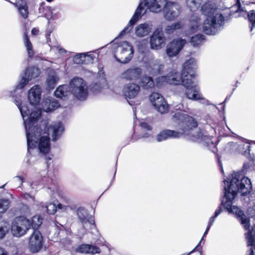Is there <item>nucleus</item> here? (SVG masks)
<instances>
[{"instance_id": "obj_30", "label": "nucleus", "mask_w": 255, "mask_h": 255, "mask_svg": "<svg viewBox=\"0 0 255 255\" xmlns=\"http://www.w3.org/2000/svg\"><path fill=\"white\" fill-rule=\"evenodd\" d=\"M45 4V2H42L40 4L39 10L40 12L42 11L43 12H44V9L47 12H49V14L48 16H50V18L52 19H57L58 16V14L56 13H54V11H55L56 9H58V7L57 6H55L53 8H52L50 6H47L46 8L44 7V5Z\"/></svg>"}, {"instance_id": "obj_12", "label": "nucleus", "mask_w": 255, "mask_h": 255, "mask_svg": "<svg viewBox=\"0 0 255 255\" xmlns=\"http://www.w3.org/2000/svg\"><path fill=\"white\" fill-rule=\"evenodd\" d=\"M142 70L139 67L132 66L129 67L120 75V78L127 81H136L140 79Z\"/></svg>"}, {"instance_id": "obj_28", "label": "nucleus", "mask_w": 255, "mask_h": 255, "mask_svg": "<svg viewBox=\"0 0 255 255\" xmlns=\"http://www.w3.org/2000/svg\"><path fill=\"white\" fill-rule=\"evenodd\" d=\"M200 18L197 15L193 14L190 18V27L189 31L194 33L201 29Z\"/></svg>"}, {"instance_id": "obj_31", "label": "nucleus", "mask_w": 255, "mask_h": 255, "mask_svg": "<svg viewBox=\"0 0 255 255\" xmlns=\"http://www.w3.org/2000/svg\"><path fill=\"white\" fill-rule=\"evenodd\" d=\"M150 72L152 75L160 74L163 69V65L157 60L150 63Z\"/></svg>"}, {"instance_id": "obj_40", "label": "nucleus", "mask_w": 255, "mask_h": 255, "mask_svg": "<svg viewBox=\"0 0 255 255\" xmlns=\"http://www.w3.org/2000/svg\"><path fill=\"white\" fill-rule=\"evenodd\" d=\"M30 221L31 227L33 229L38 228L42 224V219L39 215L33 216Z\"/></svg>"}, {"instance_id": "obj_20", "label": "nucleus", "mask_w": 255, "mask_h": 255, "mask_svg": "<svg viewBox=\"0 0 255 255\" xmlns=\"http://www.w3.org/2000/svg\"><path fill=\"white\" fill-rule=\"evenodd\" d=\"M196 68V62L194 58H190L187 60L183 64V69L181 74L177 73L181 77L187 78L186 75H191L192 79H193V74L190 73L191 71ZM173 70L171 71V72ZM174 71V70H173ZM177 73V72L174 70ZM171 71L169 73H170Z\"/></svg>"}, {"instance_id": "obj_24", "label": "nucleus", "mask_w": 255, "mask_h": 255, "mask_svg": "<svg viewBox=\"0 0 255 255\" xmlns=\"http://www.w3.org/2000/svg\"><path fill=\"white\" fill-rule=\"evenodd\" d=\"M54 95L57 98L66 100L71 95L70 86L65 85L59 86L55 91Z\"/></svg>"}, {"instance_id": "obj_41", "label": "nucleus", "mask_w": 255, "mask_h": 255, "mask_svg": "<svg viewBox=\"0 0 255 255\" xmlns=\"http://www.w3.org/2000/svg\"><path fill=\"white\" fill-rule=\"evenodd\" d=\"M92 52L83 53V64H88L92 63L94 59L95 56L92 53Z\"/></svg>"}, {"instance_id": "obj_13", "label": "nucleus", "mask_w": 255, "mask_h": 255, "mask_svg": "<svg viewBox=\"0 0 255 255\" xmlns=\"http://www.w3.org/2000/svg\"><path fill=\"white\" fill-rule=\"evenodd\" d=\"M185 43V40L182 39L173 40L166 46V54L169 57L176 56L181 51Z\"/></svg>"}, {"instance_id": "obj_56", "label": "nucleus", "mask_w": 255, "mask_h": 255, "mask_svg": "<svg viewBox=\"0 0 255 255\" xmlns=\"http://www.w3.org/2000/svg\"><path fill=\"white\" fill-rule=\"evenodd\" d=\"M39 32V30L36 28H32V30H31V33L33 34V35H37Z\"/></svg>"}, {"instance_id": "obj_42", "label": "nucleus", "mask_w": 255, "mask_h": 255, "mask_svg": "<svg viewBox=\"0 0 255 255\" xmlns=\"http://www.w3.org/2000/svg\"><path fill=\"white\" fill-rule=\"evenodd\" d=\"M222 211V207L221 205H220L217 210H216L215 212V215L214 216L210 217L209 219L208 224V229H210L211 226L213 224L215 219L218 217V216L221 213Z\"/></svg>"}, {"instance_id": "obj_35", "label": "nucleus", "mask_w": 255, "mask_h": 255, "mask_svg": "<svg viewBox=\"0 0 255 255\" xmlns=\"http://www.w3.org/2000/svg\"><path fill=\"white\" fill-rule=\"evenodd\" d=\"M23 39L25 46L26 47L28 56L32 57L34 54V51L32 50V46L31 42L28 39V36L26 33L23 34Z\"/></svg>"}, {"instance_id": "obj_1", "label": "nucleus", "mask_w": 255, "mask_h": 255, "mask_svg": "<svg viewBox=\"0 0 255 255\" xmlns=\"http://www.w3.org/2000/svg\"><path fill=\"white\" fill-rule=\"evenodd\" d=\"M14 102L23 120L27 138V152H29L30 148H37L40 153H48L50 149V142L49 133L46 132L45 124L40 125L39 127L34 126L40 117L41 111L30 112L27 105L22 104L20 99L15 100Z\"/></svg>"}, {"instance_id": "obj_62", "label": "nucleus", "mask_w": 255, "mask_h": 255, "mask_svg": "<svg viewBox=\"0 0 255 255\" xmlns=\"http://www.w3.org/2000/svg\"><path fill=\"white\" fill-rule=\"evenodd\" d=\"M4 186H5V185H3V186H1L0 188H3Z\"/></svg>"}, {"instance_id": "obj_44", "label": "nucleus", "mask_w": 255, "mask_h": 255, "mask_svg": "<svg viewBox=\"0 0 255 255\" xmlns=\"http://www.w3.org/2000/svg\"><path fill=\"white\" fill-rule=\"evenodd\" d=\"M46 211L49 214H54L57 211L56 205L55 204L50 203L45 206Z\"/></svg>"}, {"instance_id": "obj_17", "label": "nucleus", "mask_w": 255, "mask_h": 255, "mask_svg": "<svg viewBox=\"0 0 255 255\" xmlns=\"http://www.w3.org/2000/svg\"><path fill=\"white\" fill-rule=\"evenodd\" d=\"M165 38L162 30L156 29L150 37V44L152 49H159L165 42Z\"/></svg>"}, {"instance_id": "obj_60", "label": "nucleus", "mask_w": 255, "mask_h": 255, "mask_svg": "<svg viewBox=\"0 0 255 255\" xmlns=\"http://www.w3.org/2000/svg\"><path fill=\"white\" fill-rule=\"evenodd\" d=\"M23 207H24V208H26L27 209H28V208L27 207V206H25V205H23Z\"/></svg>"}, {"instance_id": "obj_48", "label": "nucleus", "mask_w": 255, "mask_h": 255, "mask_svg": "<svg viewBox=\"0 0 255 255\" xmlns=\"http://www.w3.org/2000/svg\"><path fill=\"white\" fill-rule=\"evenodd\" d=\"M8 230V227L5 225V223H4L3 226H2L1 225L0 226V239L4 237L6 233L7 232Z\"/></svg>"}, {"instance_id": "obj_4", "label": "nucleus", "mask_w": 255, "mask_h": 255, "mask_svg": "<svg viewBox=\"0 0 255 255\" xmlns=\"http://www.w3.org/2000/svg\"><path fill=\"white\" fill-rule=\"evenodd\" d=\"M201 10L203 14L207 16L203 24V31L208 35L215 34L224 22V17L220 9L214 3L208 1L201 6Z\"/></svg>"}, {"instance_id": "obj_29", "label": "nucleus", "mask_w": 255, "mask_h": 255, "mask_svg": "<svg viewBox=\"0 0 255 255\" xmlns=\"http://www.w3.org/2000/svg\"><path fill=\"white\" fill-rule=\"evenodd\" d=\"M40 73V70L35 67H31L27 68L23 73L27 78L31 80L38 77Z\"/></svg>"}, {"instance_id": "obj_19", "label": "nucleus", "mask_w": 255, "mask_h": 255, "mask_svg": "<svg viewBox=\"0 0 255 255\" xmlns=\"http://www.w3.org/2000/svg\"><path fill=\"white\" fill-rule=\"evenodd\" d=\"M77 215L83 228H85L88 224H90L92 227L95 226L94 219L92 217H88V213L85 208L83 207L79 208L77 211Z\"/></svg>"}, {"instance_id": "obj_7", "label": "nucleus", "mask_w": 255, "mask_h": 255, "mask_svg": "<svg viewBox=\"0 0 255 255\" xmlns=\"http://www.w3.org/2000/svg\"><path fill=\"white\" fill-rule=\"evenodd\" d=\"M70 89L72 94L77 99L84 100L88 95V90L86 83L80 78H74L70 82Z\"/></svg>"}, {"instance_id": "obj_8", "label": "nucleus", "mask_w": 255, "mask_h": 255, "mask_svg": "<svg viewBox=\"0 0 255 255\" xmlns=\"http://www.w3.org/2000/svg\"><path fill=\"white\" fill-rule=\"evenodd\" d=\"M133 54V50L132 46L127 41H124L117 47L115 57L117 61L126 64L131 60Z\"/></svg>"}, {"instance_id": "obj_37", "label": "nucleus", "mask_w": 255, "mask_h": 255, "mask_svg": "<svg viewBox=\"0 0 255 255\" xmlns=\"http://www.w3.org/2000/svg\"><path fill=\"white\" fill-rule=\"evenodd\" d=\"M203 36L201 34H196L191 37L190 42L194 46H197L202 44L204 38Z\"/></svg>"}, {"instance_id": "obj_55", "label": "nucleus", "mask_w": 255, "mask_h": 255, "mask_svg": "<svg viewBox=\"0 0 255 255\" xmlns=\"http://www.w3.org/2000/svg\"><path fill=\"white\" fill-rule=\"evenodd\" d=\"M52 29H47V31H46V38H47V42L50 41L49 36H50V34L52 32Z\"/></svg>"}, {"instance_id": "obj_38", "label": "nucleus", "mask_w": 255, "mask_h": 255, "mask_svg": "<svg viewBox=\"0 0 255 255\" xmlns=\"http://www.w3.org/2000/svg\"><path fill=\"white\" fill-rule=\"evenodd\" d=\"M201 0H187V6L191 11H195L201 4Z\"/></svg>"}, {"instance_id": "obj_53", "label": "nucleus", "mask_w": 255, "mask_h": 255, "mask_svg": "<svg viewBox=\"0 0 255 255\" xmlns=\"http://www.w3.org/2000/svg\"><path fill=\"white\" fill-rule=\"evenodd\" d=\"M57 209H60L62 210H66L67 208V207L65 205H64L62 204L59 203L57 206Z\"/></svg>"}, {"instance_id": "obj_5", "label": "nucleus", "mask_w": 255, "mask_h": 255, "mask_svg": "<svg viewBox=\"0 0 255 255\" xmlns=\"http://www.w3.org/2000/svg\"><path fill=\"white\" fill-rule=\"evenodd\" d=\"M228 180L224 181V198H228L229 200L235 199L238 192L245 195L250 193L252 189L250 179L244 176L241 172L234 173L229 177Z\"/></svg>"}, {"instance_id": "obj_2", "label": "nucleus", "mask_w": 255, "mask_h": 255, "mask_svg": "<svg viewBox=\"0 0 255 255\" xmlns=\"http://www.w3.org/2000/svg\"><path fill=\"white\" fill-rule=\"evenodd\" d=\"M186 76L187 78H183L173 70L166 76L157 78L156 82L157 83L166 82L171 85L182 84L185 88V95L187 98L194 101L201 100L203 103L208 104L209 101L203 98L200 88L197 86V82L195 79H192L191 75Z\"/></svg>"}, {"instance_id": "obj_49", "label": "nucleus", "mask_w": 255, "mask_h": 255, "mask_svg": "<svg viewBox=\"0 0 255 255\" xmlns=\"http://www.w3.org/2000/svg\"><path fill=\"white\" fill-rule=\"evenodd\" d=\"M236 5L238 6V9L236 10L237 12H240V13H246L247 12L245 11L243 8L242 7L241 3L240 2V0H236Z\"/></svg>"}, {"instance_id": "obj_46", "label": "nucleus", "mask_w": 255, "mask_h": 255, "mask_svg": "<svg viewBox=\"0 0 255 255\" xmlns=\"http://www.w3.org/2000/svg\"><path fill=\"white\" fill-rule=\"evenodd\" d=\"M22 197L23 199L26 200L28 202H31L33 204L38 205V202L35 201L34 197L30 195L28 193L23 194L22 195Z\"/></svg>"}, {"instance_id": "obj_6", "label": "nucleus", "mask_w": 255, "mask_h": 255, "mask_svg": "<svg viewBox=\"0 0 255 255\" xmlns=\"http://www.w3.org/2000/svg\"><path fill=\"white\" fill-rule=\"evenodd\" d=\"M166 0H144L141 2L136 8L134 14L129 20L128 25L121 32L120 35H123L126 33H128L132 29V26L134 25L146 12L147 8L149 9L151 11L154 12H158L164 10Z\"/></svg>"}, {"instance_id": "obj_21", "label": "nucleus", "mask_w": 255, "mask_h": 255, "mask_svg": "<svg viewBox=\"0 0 255 255\" xmlns=\"http://www.w3.org/2000/svg\"><path fill=\"white\" fill-rule=\"evenodd\" d=\"M41 88L38 85L32 87L29 91L28 99L32 105L38 104L41 99Z\"/></svg>"}, {"instance_id": "obj_58", "label": "nucleus", "mask_w": 255, "mask_h": 255, "mask_svg": "<svg viewBox=\"0 0 255 255\" xmlns=\"http://www.w3.org/2000/svg\"><path fill=\"white\" fill-rule=\"evenodd\" d=\"M30 186L32 189H34L36 188V186H37V184L35 182H33L30 184Z\"/></svg>"}, {"instance_id": "obj_43", "label": "nucleus", "mask_w": 255, "mask_h": 255, "mask_svg": "<svg viewBox=\"0 0 255 255\" xmlns=\"http://www.w3.org/2000/svg\"><path fill=\"white\" fill-rule=\"evenodd\" d=\"M247 14L248 20L252 24L251 27V31H252L253 28L255 27V10H251Z\"/></svg>"}, {"instance_id": "obj_18", "label": "nucleus", "mask_w": 255, "mask_h": 255, "mask_svg": "<svg viewBox=\"0 0 255 255\" xmlns=\"http://www.w3.org/2000/svg\"><path fill=\"white\" fill-rule=\"evenodd\" d=\"M123 91L124 96L126 98H134L137 96L140 91V87L137 84L130 83L124 86Z\"/></svg>"}, {"instance_id": "obj_61", "label": "nucleus", "mask_w": 255, "mask_h": 255, "mask_svg": "<svg viewBox=\"0 0 255 255\" xmlns=\"http://www.w3.org/2000/svg\"><path fill=\"white\" fill-rule=\"evenodd\" d=\"M48 2H51L53 0H46Z\"/></svg>"}, {"instance_id": "obj_10", "label": "nucleus", "mask_w": 255, "mask_h": 255, "mask_svg": "<svg viewBox=\"0 0 255 255\" xmlns=\"http://www.w3.org/2000/svg\"><path fill=\"white\" fill-rule=\"evenodd\" d=\"M30 227V220L23 216L18 217L12 223L11 232L15 237H21L25 235Z\"/></svg>"}, {"instance_id": "obj_27", "label": "nucleus", "mask_w": 255, "mask_h": 255, "mask_svg": "<svg viewBox=\"0 0 255 255\" xmlns=\"http://www.w3.org/2000/svg\"><path fill=\"white\" fill-rule=\"evenodd\" d=\"M78 251L80 253L85 254L91 253L95 254L100 253V249L98 247L87 244L80 246L78 248Z\"/></svg>"}, {"instance_id": "obj_16", "label": "nucleus", "mask_w": 255, "mask_h": 255, "mask_svg": "<svg viewBox=\"0 0 255 255\" xmlns=\"http://www.w3.org/2000/svg\"><path fill=\"white\" fill-rule=\"evenodd\" d=\"M29 245L30 251L33 253H36L41 249L42 246V237L39 231L34 230L29 238Z\"/></svg>"}, {"instance_id": "obj_14", "label": "nucleus", "mask_w": 255, "mask_h": 255, "mask_svg": "<svg viewBox=\"0 0 255 255\" xmlns=\"http://www.w3.org/2000/svg\"><path fill=\"white\" fill-rule=\"evenodd\" d=\"M45 124L46 132L51 134L52 140L55 141L57 140L63 133L64 130V128L61 122H55L50 125L48 128L46 122H44L42 125Z\"/></svg>"}, {"instance_id": "obj_22", "label": "nucleus", "mask_w": 255, "mask_h": 255, "mask_svg": "<svg viewBox=\"0 0 255 255\" xmlns=\"http://www.w3.org/2000/svg\"><path fill=\"white\" fill-rule=\"evenodd\" d=\"M152 24L151 22H145L137 25L134 29L135 34L139 37L147 36L151 31Z\"/></svg>"}, {"instance_id": "obj_51", "label": "nucleus", "mask_w": 255, "mask_h": 255, "mask_svg": "<svg viewBox=\"0 0 255 255\" xmlns=\"http://www.w3.org/2000/svg\"><path fill=\"white\" fill-rule=\"evenodd\" d=\"M209 230V229H208V227H207L206 228V230L205 231V232H204V235L203 236V237L201 239V240L200 241V243L198 244V245L196 247V248L192 251H191L188 255H190V254H191V253H192L196 249H197V248H198L199 246H200V244L201 243V242L203 240V239L206 236V235L207 234L208 232V231Z\"/></svg>"}, {"instance_id": "obj_36", "label": "nucleus", "mask_w": 255, "mask_h": 255, "mask_svg": "<svg viewBox=\"0 0 255 255\" xmlns=\"http://www.w3.org/2000/svg\"><path fill=\"white\" fill-rule=\"evenodd\" d=\"M20 79L16 87L14 92L17 90H22L28 83L29 80L24 74H22L20 76Z\"/></svg>"}, {"instance_id": "obj_52", "label": "nucleus", "mask_w": 255, "mask_h": 255, "mask_svg": "<svg viewBox=\"0 0 255 255\" xmlns=\"http://www.w3.org/2000/svg\"><path fill=\"white\" fill-rule=\"evenodd\" d=\"M24 180V178L21 176H16L14 178V181L17 182L19 183L20 185H21L23 183V181Z\"/></svg>"}, {"instance_id": "obj_15", "label": "nucleus", "mask_w": 255, "mask_h": 255, "mask_svg": "<svg viewBox=\"0 0 255 255\" xmlns=\"http://www.w3.org/2000/svg\"><path fill=\"white\" fill-rule=\"evenodd\" d=\"M163 11L165 18L168 20H171L179 14L180 6L177 3L167 1Z\"/></svg>"}, {"instance_id": "obj_32", "label": "nucleus", "mask_w": 255, "mask_h": 255, "mask_svg": "<svg viewBox=\"0 0 255 255\" xmlns=\"http://www.w3.org/2000/svg\"><path fill=\"white\" fill-rule=\"evenodd\" d=\"M59 78L56 74L53 72L51 73L46 80V84L48 88L51 89L54 88Z\"/></svg>"}, {"instance_id": "obj_3", "label": "nucleus", "mask_w": 255, "mask_h": 255, "mask_svg": "<svg viewBox=\"0 0 255 255\" xmlns=\"http://www.w3.org/2000/svg\"><path fill=\"white\" fill-rule=\"evenodd\" d=\"M173 121L178 124L181 130V135L183 134L189 135L190 140L195 142L204 141L207 143L210 142V136L207 135L206 132L198 129L194 131L193 128L197 127V122L195 119L187 114L178 112L175 113L172 118Z\"/></svg>"}, {"instance_id": "obj_26", "label": "nucleus", "mask_w": 255, "mask_h": 255, "mask_svg": "<svg viewBox=\"0 0 255 255\" xmlns=\"http://www.w3.org/2000/svg\"><path fill=\"white\" fill-rule=\"evenodd\" d=\"M27 2L22 0H15V2L20 14L24 18H27L28 14Z\"/></svg>"}, {"instance_id": "obj_23", "label": "nucleus", "mask_w": 255, "mask_h": 255, "mask_svg": "<svg viewBox=\"0 0 255 255\" xmlns=\"http://www.w3.org/2000/svg\"><path fill=\"white\" fill-rule=\"evenodd\" d=\"M181 136V131L166 129L160 132L156 136V140L158 142L162 141L168 138H178Z\"/></svg>"}, {"instance_id": "obj_45", "label": "nucleus", "mask_w": 255, "mask_h": 255, "mask_svg": "<svg viewBox=\"0 0 255 255\" xmlns=\"http://www.w3.org/2000/svg\"><path fill=\"white\" fill-rule=\"evenodd\" d=\"M9 202L7 200L0 199V213L4 212L8 208Z\"/></svg>"}, {"instance_id": "obj_9", "label": "nucleus", "mask_w": 255, "mask_h": 255, "mask_svg": "<svg viewBox=\"0 0 255 255\" xmlns=\"http://www.w3.org/2000/svg\"><path fill=\"white\" fill-rule=\"evenodd\" d=\"M233 200L234 199L229 200L228 198H223L221 205H224V207L230 212L235 214L244 228L246 230L249 229L250 228L249 219L246 217L243 212L238 207L232 205Z\"/></svg>"}, {"instance_id": "obj_33", "label": "nucleus", "mask_w": 255, "mask_h": 255, "mask_svg": "<svg viewBox=\"0 0 255 255\" xmlns=\"http://www.w3.org/2000/svg\"><path fill=\"white\" fill-rule=\"evenodd\" d=\"M140 84L143 88L146 89L152 88L154 86V82L152 78L146 76L142 77Z\"/></svg>"}, {"instance_id": "obj_54", "label": "nucleus", "mask_w": 255, "mask_h": 255, "mask_svg": "<svg viewBox=\"0 0 255 255\" xmlns=\"http://www.w3.org/2000/svg\"><path fill=\"white\" fill-rule=\"evenodd\" d=\"M246 255H255V249L253 246H251L250 250L246 254Z\"/></svg>"}, {"instance_id": "obj_39", "label": "nucleus", "mask_w": 255, "mask_h": 255, "mask_svg": "<svg viewBox=\"0 0 255 255\" xmlns=\"http://www.w3.org/2000/svg\"><path fill=\"white\" fill-rule=\"evenodd\" d=\"M181 27V24L180 22L173 23L166 26L165 31L168 34L173 33L176 29H180Z\"/></svg>"}, {"instance_id": "obj_50", "label": "nucleus", "mask_w": 255, "mask_h": 255, "mask_svg": "<svg viewBox=\"0 0 255 255\" xmlns=\"http://www.w3.org/2000/svg\"><path fill=\"white\" fill-rule=\"evenodd\" d=\"M140 127L142 129L150 130H151V127L148 124L145 122H142L140 123Z\"/></svg>"}, {"instance_id": "obj_47", "label": "nucleus", "mask_w": 255, "mask_h": 255, "mask_svg": "<svg viewBox=\"0 0 255 255\" xmlns=\"http://www.w3.org/2000/svg\"><path fill=\"white\" fill-rule=\"evenodd\" d=\"M83 53H79L73 57V62L75 64H83Z\"/></svg>"}, {"instance_id": "obj_11", "label": "nucleus", "mask_w": 255, "mask_h": 255, "mask_svg": "<svg viewBox=\"0 0 255 255\" xmlns=\"http://www.w3.org/2000/svg\"><path fill=\"white\" fill-rule=\"evenodd\" d=\"M149 100L155 108L161 114L166 113L169 111V105L165 101L162 95L158 93H152Z\"/></svg>"}, {"instance_id": "obj_63", "label": "nucleus", "mask_w": 255, "mask_h": 255, "mask_svg": "<svg viewBox=\"0 0 255 255\" xmlns=\"http://www.w3.org/2000/svg\"><path fill=\"white\" fill-rule=\"evenodd\" d=\"M247 148H249L250 147L249 145H247Z\"/></svg>"}, {"instance_id": "obj_57", "label": "nucleus", "mask_w": 255, "mask_h": 255, "mask_svg": "<svg viewBox=\"0 0 255 255\" xmlns=\"http://www.w3.org/2000/svg\"><path fill=\"white\" fill-rule=\"evenodd\" d=\"M0 255H8V254L3 249L0 247Z\"/></svg>"}, {"instance_id": "obj_25", "label": "nucleus", "mask_w": 255, "mask_h": 255, "mask_svg": "<svg viewBox=\"0 0 255 255\" xmlns=\"http://www.w3.org/2000/svg\"><path fill=\"white\" fill-rule=\"evenodd\" d=\"M60 106L58 101L52 99H46L42 102V109L44 112H49Z\"/></svg>"}, {"instance_id": "obj_59", "label": "nucleus", "mask_w": 255, "mask_h": 255, "mask_svg": "<svg viewBox=\"0 0 255 255\" xmlns=\"http://www.w3.org/2000/svg\"><path fill=\"white\" fill-rule=\"evenodd\" d=\"M59 52L60 53H62L63 52H65V50L64 49H63L61 48V49H59Z\"/></svg>"}, {"instance_id": "obj_64", "label": "nucleus", "mask_w": 255, "mask_h": 255, "mask_svg": "<svg viewBox=\"0 0 255 255\" xmlns=\"http://www.w3.org/2000/svg\"><path fill=\"white\" fill-rule=\"evenodd\" d=\"M253 247L255 249V245H254Z\"/></svg>"}, {"instance_id": "obj_34", "label": "nucleus", "mask_w": 255, "mask_h": 255, "mask_svg": "<svg viewBox=\"0 0 255 255\" xmlns=\"http://www.w3.org/2000/svg\"><path fill=\"white\" fill-rule=\"evenodd\" d=\"M245 235L248 240V245L254 246L255 245V225L252 228V230L249 231Z\"/></svg>"}]
</instances>
